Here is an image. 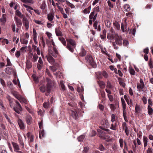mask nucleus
Masks as SVG:
<instances>
[{
    "label": "nucleus",
    "mask_w": 153,
    "mask_h": 153,
    "mask_svg": "<svg viewBox=\"0 0 153 153\" xmlns=\"http://www.w3.org/2000/svg\"><path fill=\"white\" fill-rule=\"evenodd\" d=\"M47 82L46 91L47 93L45 94V95L46 96H48L54 86V83L49 78L47 79Z\"/></svg>",
    "instance_id": "f257e3e1"
},
{
    "label": "nucleus",
    "mask_w": 153,
    "mask_h": 153,
    "mask_svg": "<svg viewBox=\"0 0 153 153\" xmlns=\"http://www.w3.org/2000/svg\"><path fill=\"white\" fill-rule=\"evenodd\" d=\"M48 55L52 56L54 57H56L58 54V51L56 48L54 47H50L48 49Z\"/></svg>",
    "instance_id": "f03ea898"
},
{
    "label": "nucleus",
    "mask_w": 153,
    "mask_h": 153,
    "mask_svg": "<svg viewBox=\"0 0 153 153\" xmlns=\"http://www.w3.org/2000/svg\"><path fill=\"white\" fill-rule=\"evenodd\" d=\"M86 62L93 68H95L97 66L96 63L94 61L93 58L91 55H87L85 57Z\"/></svg>",
    "instance_id": "7ed1b4c3"
},
{
    "label": "nucleus",
    "mask_w": 153,
    "mask_h": 153,
    "mask_svg": "<svg viewBox=\"0 0 153 153\" xmlns=\"http://www.w3.org/2000/svg\"><path fill=\"white\" fill-rule=\"evenodd\" d=\"M123 39L121 36L116 34L115 36V41L116 44L119 46L123 44Z\"/></svg>",
    "instance_id": "20e7f679"
},
{
    "label": "nucleus",
    "mask_w": 153,
    "mask_h": 153,
    "mask_svg": "<svg viewBox=\"0 0 153 153\" xmlns=\"http://www.w3.org/2000/svg\"><path fill=\"white\" fill-rule=\"evenodd\" d=\"M16 106L13 108V109L17 113L19 114L22 111V108L18 101H16Z\"/></svg>",
    "instance_id": "39448f33"
},
{
    "label": "nucleus",
    "mask_w": 153,
    "mask_h": 153,
    "mask_svg": "<svg viewBox=\"0 0 153 153\" xmlns=\"http://www.w3.org/2000/svg\"><path fill=\"white\" fill-rule=\"evenodd\" d=\"M14 19L17 27L20 28L22 25L21 20L16 16L14 17Z\"/></svg>",
    "instance_id": "423d86ee"
},
{
    "label": "nucleus",
    "mask_w": 153,
    "mask_h": 153,
    "mask_svg": "<svg viewBox=\"0 0 153 153\" xmlns=\"http://www.w3.org/2000/svg\"><path fill=\"white\" fill-rule=\"evenodd\" d=\"M25 119L26 122L28 125H30L31 124L32 117L30 115L27 114L25 117Z\"/></svg>",
    "instance_id": "0eeeda50"
},
{
    "label": "nucleus",
    "mask_w": 153,
    "mask_h": 153,
    "mask_svg": "<svg viewBox=\"0 0 153 153\" xmlns=\"http://www.w3.org/2000/svg\"><path fill=\"white\" fill-rule=\"evenodd\" d=\"M54 16V13L53 12L50 13L47 15V18L48 20L51 23L53 22H52Z\"/></svg>",
    "instance_id": "6e6552de"
},
{
    "label": "nucleus",
    "mask_w": 153,
    "mask_h": 153,
    "mask_svg": "<svg viewBox=\"0 0 153 153\" xmlns=\"http://www.w3.org/2000/svg\"><path fill=\"white\" fill-rule=\"evenodd\" d=\"M17 122L20 128L22 130L24 129L25 128V127L24 123L23 121L21 119H19L18 120Z\"/></svg>",
    "instance_id": "1a4fd4ad"
},
{
    "label": "nucleus",
    "mask_w": 153,
    "mask_h": 153,
    "mask_svg": "<svg viewBox=\"0 0 153 153\" xmlns=\"http://www.w3.org/2000/svg\"><path fill=\"white\" fill-rule=\"evenodd\" d=\"M66 41L68 42V43L70 45H72V46L74 47V48H75L76 44L75 41L70 38L66 39Z\"/></svg>",
    "instance_id": "9d476101"
},
{
    "label": "nucleus",
    "mask_w": 153,
    "mask_h": 153,
    "mask_svg": "<svg viewBox=\"0 0 153 153\" xmlns=\"http://www.w3.org/2000/svg\"><path fill=\"white\" fill-rule=\"evenodd\" d=\"M46 57L47 58L48 61L50 64H53L55 62V60L52 57V56L48 55H47Z\"/></svg>",
    "instance_id": "9b49d317"
},
{
    "label": "nucleus",
    "mask_w": 153,
    "mask_h": 153,
    "mask_svg": "<svg viewBox=\"0 0 153 153\" xmlns=\"http://www.w3.org/2000/svg\"><path fill=\"white\" fill-rule=\"evenodd\" d=\"M23 21L25 26L27 29H28L29 28V22L27 19L25 17V16L23 18Z\"/></svg>",
    "instance_id": "f8f14e48"
},
{
    "label": "nucleus",
    "mask_w": 153,
    "mask_h": 153,
    "mask_svg": "<svg viewBox=\"0 0 153 153\" xmlns=\"http://www.w3.org/2000/svg\"><path fill=\"white\" fill-rule=\"evenodd\" d=\"M12 144L14 149V151L16 152H19L20 149L19 145L16 143L12 142Z\"/></svg>",
    "instance_id": "ddd939ff"
},
{
    "label": "nucleus",
    "mask_w": 153,
    "mask_h": 153,
    "mask_svg": "<svg viewBox=\"0 0 153 153\" xmlns=\"http://www.w3.org/2000/svg\"><path fill=\"white\" fill-rule=\"evenodd\" d=\"M102 125L103 126L104 128H108L109 127V125L108 124V121L107 120L104 119L102 120V122L101 123Z\"/></svg>",
    "instance_id": "4468645a"
},
{
    "label": "nucleus",
    "mask_w": 153,
    "mask_h": 153,
    "mask_svg": "<svg viewBox=\"0 0 153 153\" xmlns=\"http://www.w3.org/2000/svg\"><path fill=\"white\" fill-rule=\"evenodd\" d=\"M126 107H123V115L125 121L128 122V120L127 117V112L126 111Z\"/></svg>",
    "instance_id": "2eb2a0df"
},
{
    "label": "nucleus",
    "mask_w": 153,
    "mask_h": 153,
    "mask_svg": "<svg viewBox=\"0 0 153 153\" xmlns=\"http://www.w3.org/2000/svg\"><path fill=\"white\" fill-rule=\"evenodd\" d=\"M145 85L140 84L138 83H137V88L138 90L140 92L141 91H143V89L144 88Z\"/></svg>",
    "instance_id": "dca6fc26"
},
{
    "label": "nucleus",
    "mask_w": 153,
    "mask_h": 153,
    "mask_svg": "<svg viewBox=\"0 0 153 153\" xmlns=\"http://www.w3.org/2000/svg\"><path fill=\"white\" fill-rule=\"evenodd\" d=\"M97 25L98 22L97 21H95L93 25L95 29H97L98 31H100L101 30L100 26L99 25L97 27Z\"/></svg>",
    "instance_id": "f3484780"
},
{
    "label": "nucleus",
    "mask_w": 153,
    "mask_h": 153,
    "mask_svg": "<svg viewBox=\"0 0 153 153\" xmlns=\"http://www.w3.org/2000/svg\"><path fill=\"white\" fill-rule=\"evenodd\" d=\"M71 115L74 119H76L78 118V115L76 111L73 110H71Z\"/></svg>",
    "instance_id": "a211bd4d"
},
{
    "label": "nucleus",
    "mask_w": 153,
    "mask_h": 153,
    "mask_svg": "<svg viewBox=\"0 0 153 153\" xmlns=\"http://www.w3.org/2000/svg\"><path fill=\"white\" fill-rule=\"evenodd\" d=\"M6 21V15L5 14L2 15V17L0 19V22H1V24H4Z\"/></svg>",
    "instance_id": "6ab92c4d"
},
{
    "label": "nucleus",
    "mask_w": 153,
    "mask_h": 153,
    "mask_svg": "<svg viewBox=\"0 0 153 153\" xmlns=\"http://www.w3.org/2000/svg\"><path fill=\"white\" fill-rule=\"evenodd\" d=\"M60 30L61 28L59 27H58L55 29V32L57 36H59L62 35V34Z\"/></svg>",
    "instance_id": "aec40b11"
},
{
    "label": "nucleus",
    "mask_w": 153,
    "mask_h": 153,
    "mask_svg": "<svg viewBox=\"0 0 153 153\" xmlns=\"http://www.w3.org/2000/svg\"><path fill=\"white\" fill-rule=\"evenodd\" d=\"M18 100L21 103L23 102L25 104L27 103V100L21 96H20Z\"/></svg>",
    "instance_id": "412c9836"
},
{
    "label": "nucleus",
    "mask_w": 153,
    "mask_h": 153,
    "mask_svg": "<svg viewBox=\"0 0 153 153\" xmlns=\"http://www.w3.org/2000/svg\"><path fill=\"white\" fill-rule=\"evenodd\" d=\"M86 51L84 49L83 47H82L81 48V52L79 53L80 56H83L86 55Z\"/></svg>",
    "instance_id": "4be33fe9"
},
{
    "label": "nucleus",
    "mask_w": 153,
    "mask_h": 153,
    "mask_svg": "<svg viewBox=\"0 0 153 153\" xmlns=\"http://www.w3.org/2000/svg\"><path fill=\"white\" fill-rule=\"evenodd\" d=\"M51 105V103L49 101H48V102H44L43 105L44 107L46 109L48 108L49 107H50Z\"/></svg>",
    "instance_id": "5701e85b"
},
{
    "label": "nucleus",
    "mask_w": 153,
    "mask_h": 153,
    "mask_svg": "<svg viewBox=\"0 0 153 153\" xmlns=\"http://www.w3.org/2000/svg\"><path fill=\"white\" fill-rule=\"evenodd\" d=\"M100 87L101 88H104L105 87V84L104 82L102 81H99L97 82Z\"/></svg>",
    "instance_id": "b1692460"
},
{
    "label": "nucleus",
    "mask_w": 153,
    "mask_h": 153,
    "mask_svg": "<svg viewBox=\"0 0 153 153\" xmlns=\"http://www.w3.org/2000/svg\"><path fill=\"white\" fill-rule=\"evenodd\" d=\"M16 14L21 18L22 17L23 18L25 16L24 15L22 14L21 12L19 11L18 10H16Z\"/></svg>",
    "instance_id": "393cba45"
},
{
    "label": "nucleus",
    "mask_w": 153,
    "mask_h": 153,
    "mask_svg": "<svg viewBox=\"0 0 153 153\" xmlns=\"http://www.w3.org/2000/svg\"><path fill=\"white\" fill-rule=\"evenodd\" d=\"M66 48L68 49L70 51L73 52L74 51V47L72 46V45H70L68 43L67 44Z\"/></svg>",
    "instance_id": "a878e982"
},
{
    "label": "nucleus",
    "mask_w": 153,
    "mask_h": 153,
    "mask_svg": "<svg viewBox=\"0 0 153 153\" xmlns=\"http://www.w3.org/2000/svg\"><path fill=\"white\" fill-rule=\"evenodd\" d=\"M2 38H0V41L3 45H4L5 44H7L9 43L8 40L6 39H4L2 40H1Z\"/></svg>",
    "instance_id": "bb28decb"
},
{
    "label": "nucleus",
    "mask_w": 153,
    "mask_h": 153,
    "mask_svg": "<svg viewBox=\"0 0 153 153\" xmlns=\"http://www.w3.org/2000/svg\"><path fill=\"white\" fill-rule=\"evenodd\" d=\"M148 138L145 136L143 137V142L144 143V146L145 147H146L148 144Z\"/></svg>",
    "instance_id": "cd10ccee"
},
{
    "label": "nucleus",
    "mask_w": 153,
    "mask_h": 153,
    "mask_svg": "<svg viewBox=\"0 0 153 153\" xmlns=\"http://www.w3.org/2000/svg\"><path fill=\"white\" fill-rule=\"evenodd\" d=\"M113 25L115 29L119 30L120 29V25L117 22L113 23Z\"/></svg>",
    "instance_id": "c85d7f7f"
},
{
    "label": "nucleus",
    "mask_w": 153,
    "mask_h": 153,
    "mask_svg": "<svg viewBox=\"0 0 153 153\" xmlns=\"http://www.w3.org/2000/svg\"><path fill=\"white\" fill-rule=\"evenodd\" d=\"M110 128L111 129L115 131L117 130V124L116 123L112 124H111V127Z\"/></svg>",
    "instance_id": "c756f323"
},
{
    "label": "nucleus",
    "mask_w": 153,
    "mask_h": 153,
    "mask_svg": "<svg viewBox=\"0 0 153 153\" xmlns=\"http://www.w3.org/2000/svg\"><path fill=\"white\" fill-rule=\"evenodd\" d=\"M59 39L64 46H66V42L64 38L62 37H60L59 38Z\"/></svg>",
    "instance_id": "7c9ffc66"
},
{
    "label": "nucleus",
    "mask_w": 153,
    "mask_h": 153,
    "mask_svg": "<svg viewBox=\"0 0 153 153\" xmlns=\"http://www.w3.org/2000/svg\"><path fill=\"white\" fill-rule=\"evenodd\" d=\"M148 112L149 115L152 114L153 112V109L149 105H148Z\"/></svg>",
    "instance_id": "2f4dec72"
},
{
    "label": "nucleus",
    "mask_w": 153,
    "mask_h": 153,
    "mask_svg": "<svg viewBox=\"0 0 153 153\" xmlns=\"http://www.w3.org/2000/svg\"><path fill=\"white\" fill-rule=\"evenodd\" d=\"M107 38L108 39L112 40L115 39V37H114L113 35L111 33H108L107 36Z\"/></svg>",
    "instance_id": "473e14b6"
},
{
    "label": "nucleus",
    "mask_w": 153,
    "mask_h": 153,
    "mask_svg": "<svg viewBox=\"0 0 153 153\" xmlns=\"http://www.w3.org/2000/svg\"><path fill=\"white\" fill-rule=\"evenodd\" d=\"M26 66L28 69H30L32 67V63L30 61H27L26 62Z\"/></svg>",
    "instance_id": "72a5a7b5"
},
{
    "label": "nucleus",
    "mask_w": 153,
    "mask_h": 153,
    "mask_svg": "<svg viewBox=\"0 0 153 153\" xmlns=\"http://www.w3.org/2000/svg\"><path fill=\"white\" fill-rule=\"evenodd\" d=\"M105 24L106 26L108 28L110 27L111 26V23L109 20H106L105 21Z\"/></svg>",
    "instance_id": "f704fd0d"
},
{
    "label": "nucleus",
    "mask_w": 153,
    "mask_h": 153,
    "mask_svg": "<svg viewBox=\"0 0 153 153\" xmlns=\"http://www.w3.org/2000/svg\"><path fill=\"white\" fill-rule=\"evenodd\" d=\"M91 10V7L89 6L88 7L86 8L83 10V12L85 14L88 13H90Z\"/></svg>",
    "instance_id": "c9c22d12"
},
{
    "label": "nucleus",
    "mask_w": 153,
    "mask_h": 153,
    "mask_svg": "<svg viewBox=\"0 0 153 153\" xmlns=\"http://www.w3.org/2000/svg\"><path fill=\"white\" fill-rule=\"evenodd\" d=\"M40 90L42 93H44L46 91V87L45 85H43L41 86L40 88Z\"/></svg>",
    "instance_id": "e433bc0d"
},
{
    "label": "nucleus",
    "mask_w": 153,
    "mask_h": 153,
    "mask_svg": "<svg viewBox=\"0 0 153 153\" xmlns=\"http://www.w3.org/2000/svg\"><path fill=\"white\" fill-rule=\"evenodd\" d=\"M18 140L20 144L24 147V143L23 142L22 139L21 137L19 136L18 137Z\"/></svg>",
    "instance_id": "4c0bfd02"
},
{
    "label": "nucleus",
    "mask_w": 153,
    "mask_h": 153,
    "mask_svg": "<svg viewBox=\"0 0 153 153\" xmlns=\"http://www.w3.org/2000/svg\"><path fill=\"white\" fill-rule=\"evenodd\" d=\"M13 94L14 96L17 99L19 98V97L21 96L16 91L13 92Z\"/></svg>",
    "instance_id": "58836bf2"
},
{
    "label": "nucleus",
    "mask_w": 153,
    "mask_h": 153,
    "mask_svg": "<svg viewBox=\"0 0 153 153\" xmlns=\"http://www.w3.org/2000/svg\"><path fill=\"white\" fill-rule=\"evenodd\" d=\"M123 44L124 46H127L128 45V41L126 39L123 40Z\"/></svg>",
    "instance_id": "ea45409f"
},
{
    "label": "nucleus",
    "mask_w": 153,
    "mask_h": 153,
    "mask_svg": "<svg viewBox=\"0 0 153 153\" xmlns=\"http://www.w3.org/2000/svg\"><path fill=\"white\" fill-rule=\"evenodd\" d=\"M41 135L43 137H44L45 132L43 129H42L41 131H39V137L40 139H42Z\"/></svg>",
    "instance_id": "a19ab883"
},
{
    "label": "nucleus",
    "mask_w": 153,
    "mask_h": 153,
    "mask_svg": "<svg viewBox=\"0 0 153 153\" xmlns=\"http://www.w3.org/2000/svg\"><path fill=\"white\" fill-rule=\"evenodd\" d=\"M85 135H81L77 139L78 140L79 142L82 141L83 140V139L85 137Z\"/></svg>",
    "instance_id": "79ce46f5"
},
{
    "label": "nucleus",
    "mask_w": 153,
    "mask_h": 153,
    "mask_svg": "<svg viewBox=\"0 0 153 153\" xmlns=\"http://www.w3.org/2000/svg\"><path fill=\"white\" fill-rule=\"evenodd\" d=\"M124 141L123 139L120 138L119 140V143L121 148H122L123 146Z\"/></svg>",
    "instance_id": "37998d69"
},
{
    "label": "nucleus",
    "mask_w": 153,
    "mask_h": 153,
    "mask_svg": "<svg viewBox=\"0 0 153 153\" xmlns=\"http://www.w3.org/2000/svg\"><path fill=\"white\" fill-rule=\"evenodd\" d=\"M129 73L131 75H135V71L133 68H129Z\"/></svg>",
    "instance_id": "c03bdc74"
},
{
    "label": "nucleus",
    "mask_w": 153,
    "mask_h": 153,
    "mask_svg": "<svg viewBox=\"0 0 153 153\" xmlns=\"http://www.w3.org/2000/svg\"><path fill=\"white\" fill-rule=\"evenodd\" d=\"M3 114L5 117L6 118L7 120L10 123H11V120L10 118L8 117V116L6 114L5 112H3Z\"/></svg>",
    "instance_id": "a18cd8bd"
},
{
    "label": "nucleus",
    "mask_w": 153,
    "mask_h": 153,
    "mask_svg": "<svg viewBox=\"0 0 153 153\" xmlns=\"http://www.w3.org/2000/svg\"><path fill=\"white\" fill-rule=\"evenodd\" d=\"M104 134L105 133L102 131L98 133L99 136L102 138L104 137Z\"/></svg>",
    "instance_id": "49530a36"
},
{
    "label": "nucleus",
    "mask_w": 153,
    "mask_h": 153,
    "mask_svg": "<svg viewBox=\"0 0 153 153\" xmlns=\"http://www.w3.org/2000/svg\"><path fill=\"white\" fill-rule=\"evenodd\" d=\"M5 70V71L8 74H10L11 73V71H12V69L11 68H6Z\"/></svg>",
    "instance_id": "de8ad7c7"
},
{
    "label": "nucleus",
    "mask_w": 153,
    "mask_h": 153,
    "mask_svg": "<svg viewBox=\"0 0 153 153\" xmlns=\"http://www.w3.org/2000/svg\"><path fill=\"white\" fill-rule=\"evenodd\" d=\"M152 63L153 62L152 59H150L149 63V66L150 68L151 69L153 68V65H152Z\"/></svg>",
    "instance_id": "09e8293b"
},
{
    "label": "nucleus",
    "mask_w": 153,
    "mask_h": 153,
    "mask_svg": "<svg viewBox=\"0 0 153 153\" xmlns=\"http://www.w3.org/2000/svg\"><path fill=\"white\" fill-rule=\"evenodd\" d=\"M121 99L122 105L123 108V107H126V104L124 99L123 98H121Z\"/></svg>",
    "instance_id": "8fccbe9b"
},
{
    "label": "nucleus",
    "mask_w": 153,
    "mask_h": 153,
    "mask_svg": "<svg viewBox=\"0 0 153 153\" xmlns=\"http://www.w3.org/2000/svg\"><path fill=\"white\" fill-rule=\"evenodd\" d=\"M49 68L53 72H55L57 70V68L53 66H50L49 67Z\"/></svg>",
    "instance_id": "3c124183"
},
{
    "label": "nucleus",
    "mask_w": 153,
    "mask_h": 153,
    "mask_svg": "<svg viewBox=\"0 0 153 153\" xmlns=\"http://www.w3.org/2000/svg\"><path fill=\"white\" fill-rule=\"evenodd\" d=\"M33 21L35 22L38 25H43V23L42 22V21L36 20H34Z\"/></svg>",
    "instance_id": "603ef678"
},
{
    "label": "nucleus",
    "mask_w": 153,
    "mask_h": 153,
    "mask_svg": "<svg viewBox=\"0 0 153 153\" xmlns=\"http://www.w3.org/2000/svg\"><path fill=\"white\" fill-rule=\"evenodd\" d=\"M106 87L109 88H112V85L111 82L109 81L107 82Z\"/></svg>",
    "instance_id": "864d4df0"
},
{
    "label": "nucleus",
    "mask_w": 153,
    "mask_h": 153,
    "mask_svg": "<svg viewBox=\"0 0 153 153\" xmlns=\"http://www.w3.org/2000/svg\"><path fill=\"white\" fill-rule=\"evenodd\" d=\"M20 41L22 44H26L28 43V41L24 39H21Z\"/></svg>",
    "instance_id": "5fc2aeb1"
},
{
    "label": "nucleus",
    "mask_w": 153,
    "mask_h": 153,
    "mask_svg": "<svg viewBox=\"0 0 153 153\" xmlns=\"http://www.w3.org/2000/svg\"><path fill=\"white\" fill-rule=\"evenodd\" d=\"M102 75L105 78H107L108 77V75L107 73L105 71H103L102 73Z\"/></svg>",
    "instance_id": "6e6d98bb"
},
{
    "label": "nucleus",
    "mask_w": 153,
    "mask_h": 153,
    "mask_svg": "<svg viewBox=\"0 0 153 153\" xmlns=\"http://www.w3.org/2000/svg\"><path fill=\"white\" fill-rule=\"evenodd\" d=\"M112 149H113L116 151H118V147L115 144H114L112 146Z\"/></svg>",
    "instance_id": "4d7b16f0"
},
{
    "label": "nucleus",
    "mask_w": 153,
    "mask_h": 153,
    "mask_svg": "<svg viewBox=\"0 0 153 153\" xmlns=\"http://www.w3.org/2000/svg\"><path fill=\"white\" fill-rule=\"evenodd\" d=\"M46 5L45 2H43L42 3L40 6V8L42 10H44L45 8Z\"/></svg>",
    "instance_id": "13d9d810"
},
{
    "label": "nucleus",
    "mask_w": 153,
    "mask_h": 153,
    "mask_svg": "<svg viewBox=\"0 0 153 153\" xmlns=\"http://www.w3.org/2000/svg\"><path fill=\"white\" fill-rule=\"evenodd\" d=\"M0 134L2 136L5 135L6 133L4 131V129L2 130L1 129H0Z\"/></svg>",
    "instance_id": "bf43d9fd"
},
{
    "label": "nucleus",
    "mask_w": 153,
    "mask_h": 153,
    "mask_svg": "<svg viewBox=\"0 0 153 153\" xmlns=\"http://www.w3.org/2000/svg\"><path fill=\"white\" fill-rule=\"evenodd\" d=\"M122 127H123V129L124 130L125 129H127L128 128L127 126V124L126 123L124 122L122 124Z\"/></svg>",
    "instance_id": "052dcab7"
},
{
    "label": "nucleus",
    "mask_w": 153,
    "mask_h": 153,
    "mask_svg": "<svg viewBox=\"0 0 153 153\" xmlns=\"http://www.w3.org/2000/svg\"><path fill=\"white\" fill-rule=\"evenodd\" d=\"M140 108L139 106H138L137 105H136L135 111L136 113H138L140 110Z\"/></svg>",
    "instance_id": "680f3d73"
},
{
    "label": "nucleus",
    "mask_w": 153,
    "mask_h": 153,
    "mask_svg": "<svg viewBox=\"0 0 153 153\" xmlns=\"http://www.w3.org/2000/svg\"><path fill=\"white\" fill-rule=\"evenodd\" d=\"M26 109H27V110L30 113L32 114L33 112V110L30 108H29L27 106H25V107Z\"/></svg>",
    "instance_id": "e2e57ef3"
},
{
    "label": "nucleus",
    "mask_w": 153,
    "mask_h": 153,
    "mask_svg": "<svg viewBox=\"0 0 153 153\" xmlns=\"http://www.w3.org/2000/svg\"><path fill=\"white\" fill-rule=\"evenodd\" d=\"M6 60L7 61V64L6 66H11L12 65V64L10 62V60L7 57Z\"/></svg>",
    "instance_id": "0e129e2a"
},
{
    "label": "nucleus",
    "mask_w": 153,
    "mask_h": 153,
    "mask_svg": "<svg viewBox=\"0 0 153 153\" xmlns=\"http://www.w3.org/2000/svg\"><path fill=\"white\" fill-rule=\"evenodd\" d=\"M115 117H116V116L115 114H112L111 115V121L112 122H113L115 121Z\"/></svg>",
    "instance_id": "69168bd1"
},
{
    "label": "nucleus",
    "mask_w": 153,
    "mask_h": 153,
    "mask_svg": "<svg viewBox=\"0 0 153 153\" xmlns=\"http://www.w3.org/2000/svg\"><path fill=\"white\" fill-rule=\"evenodd\" d=\"M38 58V56L36 54H34L33 56V62H35L37 60Z\"/></svg>",
    "instance_id": "338daca9"
},
{
    "label": "nucleus",
    "mask_w": 153,
    "mask_h": 153,
    "mask_svg": "<svg viewBox=\"0 0 153 153\" xmlns=\"http://www.w3.org/2000/svg\"><path fill=\"white\" fill-rule=\"evenodd\" d=\"M100 94L101 97L103 98H105V92L103 91H100Z\"/></svg>",
    "instance_id": "774afa93"
}]
</instances>
